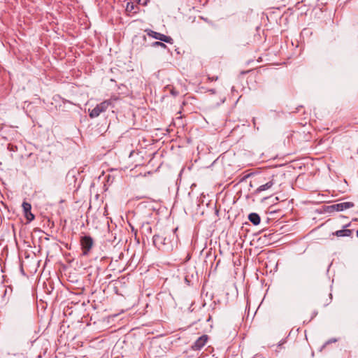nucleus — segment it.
<instances>
[{"instance_id": "1", "label": "nucleus", "mask_w": 358, "mask_h": 358, "mask_svg": "<svg viewBox=\"0 0 358 358\" xmlns=\"http://www.w3.org/2000/svg\"><path fill=\"white\" fill-rule=\"evenodd\" d=\"M110 104L111 101L110 100H106L101 103L97 104L93 109H89L90 117L91 118L97 117L101 113L105 112Z\"/></svg>"}, {"instance_id": "2", "label": "nucleus", "mask_w": 358, "mask_h": 358, "mask_svg": "<svg viewBox=\"0 0 358 358\" xmlns=\"http://www.w3.org/2000/svg\"><path fill=\"white\" fill-rule=\"evenodd\" d=\"M153 245L159 250L169 248V244L171 243L170 238L159 234L154 235L152 238Z\"/></svg>"}, {"instance_id": "3", "label": "nucleus", "mask_w": 358, "mask_h": 358, "mask_svg": "<svg viewBox=\"0 0 358 358\" xmlns=\"http://www.w3.org/2000/svg\"><path fill=\"white\" fill-rule=\"evenodd\" d=\"M94 241L90 236H83L80 238V245L83 256H87L92 248Z\"/></svg>"}, {"instance_id": "4", "label": "nucleus", "mask_w": 358, "mask_h": 358, "mask_svg": "<svg viewBox=\"0 0 358 358\" xmlns=\"http://www.w3.org/2000/svg\"><path fill=\"white\" fill-rule=\"evenodd\" d=\"M145 31L147 32V34L149 36H150L153 38H155L157 40H159V41H161L169 43V44L173 43V39L171 36H166L163 34H161V33H159V32L150 30V29H148Z\"/></svg>"}, {"instance_id": "5", "label": "nucleus", "mask_w": 358, "mask_h": 358, "mask_svg": "<svg viewBox=\"0 0 358 358\" xmlns=\"http://www.w3.org/2000/svg\"><path fill=\"white\" fill-rule=\"evenodd\" d=\"M354 206V203L352 202H343V203H339L333 204L331 206H327V212H334V211H343L345 209H348L350 208H352Z\"/></svg>"}, {"instance_id": "6", "label": "nucleus", "mask_w": 358, "mask_h": 358, "mask_svg": "<svg viewBox=\"0 0 358 358\" xmlns=\"http://www.w3.org/2000/svg\"><path fill=\"white\" fill-rule=\"evenodd\" d=\"M208 341V336L203 335L197 338V340L192 344V349L193 350H201L206 343Z\"/></svg>"}, {"instance_id": "7", "label": "nucleus", "mask_w": 358, "mask_h": 358, "mask_svg": "<svg viewBox=\"0 0 358 358\" xmlns=\"http://www.w3.org/2000/svg\"><path fill=\"white\" fill-rule=\"evenodd\" d=\"M22 208H23L24 216L27 218V220L29 222L32 221L34 219V215L31 212V204L24 201L22 203Z\"/></svg>"}, {"instance_id": "8", "label": "nucleus", "mask_w": 358, "mask_h": 358, "mask_svg": "<svg viewBox=\"0 0 358 358\" xmlns=\"http://www.w3.org/2000/svg\"><path fill=\"white\" fill-rule=\"evenodd\" d=\"M274 180L271 179L266 183L260 185L255 192V194H259L263 191H266L270 189L274 185Z\"/></svg>"}, {"instance_id": "9", "label": "nucleus", "mask_w": 358, "mask_h": 358, "mask_svg": "<svg viewBox=\"0 0 358 358\" xmlns=\"http://www.w3.org/2000/svg\"><path fill=\"white\" fill-rule=\"evenodd\" d=\"M248 220L255 226L258 225L261 221L260 216L256 213L249 214Z\"/></svg>"}, {"instance_id": "10", "label": "nucleus", "mask_w": 358, "mask_h": 358, "mask_svg": "<svg viewBox=\"0 0 358 358\" xmlns=\"http://www.w3.org/2000/svg\"><path fill=\"white\" fill-rule=\"evenodd\" d=\"M336 236L343 237V236H350L352 234V230L350 229H341L338 230L334 234Z\"/></svg>"}, {"instance_id": "11", "label": "nucleus", "mask_w": 358, "mask_h": 358, "mask_svg": "<svg viewBox=\"0 0 358 358\" xmlns=\"http://www.w3.org/2000/svg\"><path fill=\"white\" fill-rule=\"evenodd\" d=\"M137 6L134 4V3L133 2H128L127 4V6H126V12L128 13H136L137 11L135 10V8H136Z\"/></svg>"}, {"instance_id": "12", "label": "nucleus", "mask_w": 358, "mask_h": 358, "mask_svg": "<svg viewBox=\"0 0 358 358\" xmlns=\"http://www.w3.org/2000/svg\"><path fill=\"white\" fill-rule=\"evenodd\" d=\"M163 41H156V42H154L152 43V47H162L163 48H166V45L162 43Z\"/></svg>"}, {"instance_id": "13", "label": "nucleus", "mask_w": 358, "mask_h": 358, "mask_svg": "<svg viewBox=\"0 0 358 358\" xmlns=\"http://www.w3.org/2000/svg\"><path fill=\"white\" fill-rule=\"evenodd\" d=\"M7 148H8V150L12 152H15L17 150V147L15 145H13L12 143H8Z\"/></svg>"}, {"instance_id": "14", "label": "nucleus", "mask_w": 358, "mask_h": 358, "mask_svg": "<svg viewBox=\"0 0 358 358\" xmlns=\"http://www.w3.org/2000/svg\"><path fill=\"white\" fill-rule=\"evenodd\" d=\"M337 341V339L336 338H331L329 340H328L324 344V345L322 346V349L325 348L326 345L330 344V343H336Z\"/></svg>"}, {"instance_id": "15", "label": "nucleus", "mask_w": 358, "mask_h": 358, "mask_svg": "<svg viewBox=\"0 0 358 358\" xmlns=\"http://www.w3.org/2000/svg\"><path fill=\"white\" fill-rule=\"evenodd\" d=\"M171 94L174 96H176L178 95V92L177 90H176L174 88H172L171 90Z\"/></svg>"}, {"instance_id": "16", "label": "nucleus", "mask_w": 358, "mask_h": 358, "mask_svg": "<svg viewBox=\"0 0 358 358\" xmlns=\"http://www.w3.org/2000/svg\"><path fill=\"white\" fill-rule=\"evenodd\" d=\"M217 76H215V77H212V78H208V79L211 81H214V80H217Z\"/></svg>"}, {"instance_id": "17", "label": "nucleus", "mask_w": 358, "mask_h": 358, "mask_svg": "<svg viewBox=\"0 0 358 358\" xmlns=\"http://www.w3.org/2000/svg\"><path fill=\"white\" fill-rule=\"evenodd\" d=\"M210 91H211V92H213V93H214V92H215L214 90H210Z\"/></svg>"}, {"instance_id": "18", "label": "nucleus", "mask_w": 358, "mask_h": 358, "mask_svg": "<svg viewBox=\"0 0 358 358\" xmlns=\"http://www.w3.org/2000/svg\"><path fill=\"white\" fill-rule=\"evenodd\" d=\"M357 236L358 237V229L357 231Z\"/></svg>"}, {"instance_id": "19", "label": "nucleus", "mask_w": 358, "mask_h": 358, "mask_svg": "<svg viewBox=\"0 0 358 358\" xmlns=\"http://www.w3.org/2000/svg\"><path fill=\"white\" fill-rule=\"evenodd\" d=\"M357 152H358V148H357Z\"/></svg>"}]
</instances>
